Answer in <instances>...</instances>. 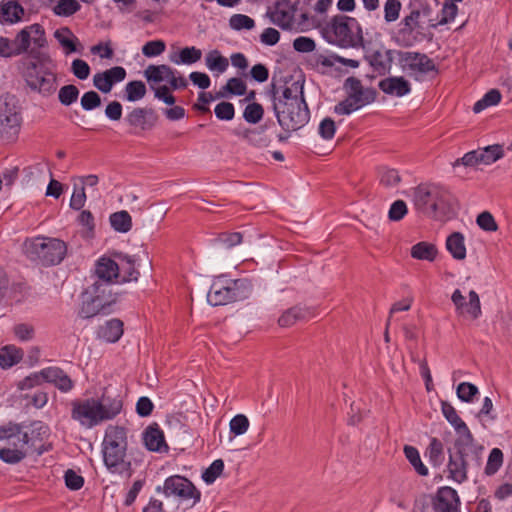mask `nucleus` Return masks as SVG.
<instances>
[{
    "label": "nucleus",
    "instance_id": "nucleus-1",
    "mask_svg": "<svg viewBox=\"0 0 512 512\" xmlns=\"http://www.w3.org/2000/svg\"><path fill=\"white\" fill-rule=\"evenodd\" d=\"M71 418L85 429L113 420L123 409L121 396L103 394L100 398H84L71 401Z\"/></svg>",
    "mask_w": 512,
    "mask_h": 512
},
{
    "label": "nucleus",
    "instance_id": "nucleus-2",
    "mask_svg": "<svg viewBox=\"0 0 512 512\" xmlns=\"http://www.w3.org/2000/svg\"><path fill=\"white\" fill-rule=\"evenodd\" d=\"M31 56L18 62L19 73L31 92L49 97L57 89L56 65L48 54L31 51Z\"/></svg>",
    "mask_w": 512,
    "mask_h": 512
},
{
    "label": "nucleus",
    "instance_id": "nucleus-3",
    "mask_svg": "<svg viewBox=\"0 0 512 512\" xmlns=\"http://www.w3.org/2000/svg\"><path fill=\"white\" fill-rule=\"evenodd\" d=\"M273 109L279 125L286 130H297L310 118L303 87L297 83L285 87L279 96L273 92Z\"/></svg>",
    "mask_w": 512,
    "mask_h": 512
},
{
    "label": "nucleus",
    "instance_id": "nucleus-4",
    "mask_svg": "<svg viewBox=\"0 0 512 512\" xmlns=\"http://www.w3.org/2000/svg\"><path fill=\"white\" fill-rule=\"evenodd\" d=\"M431 2L424 0L419 7H413L399 22L395 32L397 43L403 47H411L423 41L433 28Z\"/></svg>",
    "mask_w": 512,
    "mask_h": 512
},
{
    "label": "nucleus",
    "instance_id": "nucleus-5",
    "mask_svg": "<svg viewBox=\"0 0 512 512\" xmlns=\"http://www.w3.org/2000/svg\"><path fill=\"white\" fill-rule=\"evenodd\" d=\"M483 448L474 443V438H457L454 443V451L449 450V461L447 464L448 478L456 483H463L467 480L469 467L479 468Z\"/></svg>",
    "mask_w": 512,
    "mask_h": 512
},
{
    "label": "nucleus",
    "instance_id": "nucleus-6",
    "mask_svg": "<svg viewBox=\"0 0 512 512\" xmlns=\"http://www.w3.org/2000/svg\"><path fill=\"white\" fill-rule=\"evenodd\" d=\"M326 39L341 48H364V32L359 21L350 16L338 14L323 28Z\"/></svg>",
    "mask_w": 512,
    "mask_h": 512
},
{
    "label": "nucleus",
    "instance_id": "nucleus-7",
    "mask_svg": "<svg viewBox=\"0 0 512 512\" xmlns=\"http://www.w3.org/2000/svg\"><path fill=\"white\" fill-rule=\"evenodd\" d=\"M116 302L117 295L112 292L111 286L108 283L95 281L82 295L79 316L88 319L98 314H109Z\"/></svg>",
    "mask_w": 512,
    "mask_h": 512
},
{
    "label": "nucleus",
    "instance_id": "nucleus-8",
    "mask_svg": "<svg viewBox=\"0 0 512 512\" xmlns=\"http://www.w3.org/2000/svg\"><path fill=\"white\" fill-rule=\"evenodd\" d=\"M28 258L44 266L60 264L66 256L67 245L58 238L36 237L25 242Z\"/></svg>",
    "mask_w": 512,
    "mask_h": 512
},
{
    "label": "nucleus",
    "instance_id": "nucleus-9",
    "mask_svg": "<svg viewBox=\"0 0 512 512\" xmlns=\"http://www.w3.org/2000/svg\"><path fill=\"white\" fill-rule=\"evenodd\" d=\"M249 295V287L245 280L227 279L223 276L214 279L207 294V301L212 306L227 305L243 300Z\"/></svg>",
    "mask_w": 512,
    "mask_h": 512
},
{
    "label": "nucleus",
    "instance_id": "nucleus-10",
    "mask_svg": "<svg viewBox=\"0 0 512 512\" xmlns=\"http://www.w3.org/2000/svg\"><path fill=\"white\" fill-rule=\"evenodd\" d=\"M449 200L450 193L437 185H419L414 189L413 202L416 209L428 215L444 213Z\"/></svg>",
    "mask_w": 512,
    "mask_h": 512
},
{
    "label": "nucleus",
    "instance_id": "nucleus-11",
    "mask_svg": "<svg viewBox=\"0 0 512 512\" xmlns=\"http://www.w3.org/2000/svg\"><path fill=\"white\" fill-rule=\"evenodd\" d=\"M22 124L21 109L18 100L13 95L0 99V140L6 143L14 142Z\"/></svg>",
    "mask_w": 512,
    "mask_h": 512
},
{
    "label": "nucleus",
    "instance_id": "nucleus-12",
    "mask_svg": "<svg viewBox=\"0 0 512 512\" xmlns=\"http://www.w3.org/2000/svg\"><path fill=\"white\" fill-rule=\"evenodd\" d=\"M17 439V447H4L0 449V459L9 464H16L26 456V447L30 438L27 432L22 431L18 424H9L0 427V440Z\"/></svg>",
    "mask_w": 512,
    "mask_h": 512
},
{
    "label": "nucleus",
    "instance_id": "nucleus-13",
    "mask_svg": "<svg viewBox=\"0 0 512 512\" xmlns=\"http://www.w3.org/2000/svg\"><path fill=\"white\" fill-rule=\"evenodd\" d=\"M297 5L291 0H276L266 11V17L270 22L282 30H292L297 26Z\"/></svg>",
    "mask_w": 512,
    "mask_h": 512
},
{
    "label": "nucleus",
    "instance_id": "nucleus-14",
    "mask_svg": "<svg viewBox=\"0 0 512 512\" xmlns=\"http://www.w3.org/2000/svg\"><path fill=\"white\" fill-rule=\"evenodd\" d=\"M163 493L165 496H174L181 501H191L195 505L200 501L201 493L194 484L187 478L180 475H173L164 481Z\"/></svg>",
    "mask_w": 512,
    "mask_h": 512
},
{
    "label": "nucleus",
    "instance_id": "nucleus-15",
    "mask_svg": "<svg viewBox=\"0 0 512 512\" xmlns=\"http://www.w3.org/2000/svg\"><path fill=\"white\" fill-rule=\"evenodd\" d=\"M468 296L469 301L466 302V297L462 292L459 289H455L451 295V301L455 306L457 315L476 320L482 314L480 298L475 290H471Z\"/></svg>",
    "mask_w": 512,
    "mask_h": 512
},
{
    "label": "nucleus",
    "instance_id": "nucleus-16",
    "mask_svg": "<svg viewBox=\"0 0 512 512\" xmlns=\"http://www.w3.org/2000/svg\"><path fill=\"white\" fill-rule=\"evenodd\" d=\"M460 505L457 491L449 486L439 488L433 499L435 512H461Z\"/></svg>",
    "mask_w": 512,
    "mask_h": 512
},
{
    "label": "nucleus",
    "instance_id": "nucleus-17",
    "mask_svg": "<svg viewBox=\"0 0 512 512\" xmlns=\"http://www.w3.org/2000/svg\"><path fill=\"white\" fill-rule=\"evenodd\" d=\"M127 448H103L104 464L113 474L127 473L131 469L130 461L126 460Z\"/></svg>",
    "mask_w": 512,
    "mask_h": 512
},
{
    "label": "nucleus",
    "instance_id": "nucleus-18",
    "mask_svg": "<svg viewBox=\"0 0 512 512\" xmlns=\"http://www.w3.org/2000/svg\"><path fill=\"white\" fill-rule=\"evenodd\" d=\"M126 70L115 66L93 76V85L102 93H109L113 86L126 78Z\"/></svg>",
    "mask_w": 512,
    "mask_h": 512
},
{
    "label": "nucleus",
    "instance_id": "nucleus-19",
    "mask_svg": "<svg viewBox=\"0 0 512 512\" xmlns=\"http://www.w3.org/2000/svg\"><path fill=\"white\" fill-rule=\"evenodd\" d=\"M157 119L153 109L137 107L127 114L125 121L132 128L145 131L154 127Z\"/></svg>",
    "mask_w": 512,
    "mask_h": 512
},
{
    "label": "nucleus",
    "instance_id": "nucleus-20",
    "mask_svg": "<svg viewBox=\"0 0 512 512\" xmlns=\"http://www.w3.org/2000/svg\"><path fill=\"white\" fill-rule=\"evenodd\" d=\"M401 61L410 70L417 71L420 73H429L436 69L432 59L426 54L418 52H405L401 55Z\"/></svg>",
    "mask_w": 512,
    "mask_h": 512
},
{
    "label": "nucleus",
    "instance_id": "nucleus-21",
    "mask_svg": "<svg viewBox=\"0 0 512 512\" xmlns=\"http://www.w3.org/2000/svg\"><path fill=\"white\" fill-rule=\"evenodd\" d=\"M119 263L106 257L100 258L95 267V275L101 283H108L109 286L114 280L120 278Z\"/></svg>",
    "mask_w": 512,
    "mask_h": 512
},
{
    "label": "nucleus",
    "instance_id": "nucleus-22",
    "mask_svg": "<svg viewBox=\"0 0 512 512\" xmlns=\"http://www.w3.org/2000/svg\"><path fill=\"white\" fill-rule=\"evenodd\" d=\"M314 317V310L310 307L296 305L285 310L278 319L281 327H291L297 322L306 321Z\"/></svg>",
    "mask_w": 512,
    "mask_h": 512
},
{
    "label": "nucleus",
    "instance_id": "nucleus-23",
    "mask_svg": "<svg viewBox=\"0 0 512 512\" xmlns=\"http://www.w3.org/2000/svg\"><path fill=\"white\" fill-rule=\"evenodd\" d=\"M25 10L20 0H2L0 2V23L15 24L22 21Z\"/></svg>",
    "mask_w": 512,
    "mask_h": 512
},
{
    "label": "nucleus",
    "instance_id": "nucleus-24",
    "mask_svg": "<svg viewBox=\"0 0 512 512\" xmlns=\"http://www.w3.org/2000/svg\"><path fill=\"white\" fill-rule=\"evenodd\" d=\"M42 376L45 382L53 384L61 392L67 393L74 387L71 378L58 367H47L42 369Z\"/></svg>",
    "mask_w": 512,
    "mask_h": 512
},
{
    "label": "nucleus",
    "instance_id": "nucleus-25",
    "mask_svg": "<svg viewBox=\"0 0 512 512\" xmlns=\"http://www.w3.org/2000/svg\"><path fill=\"white\" fill-rule=\"evenodd\" d=\"M379 89L385 94L402 97L410 93V83L404 77H387L378 84Z\"/></svg>",
    "mask_w": 512,
    "mask_h": 512
},
{
    "label": "nucleus",
    "instance_id": "nucleus-26",
    "mask_svg": "<svg viewBox=\"0 0 512 512\" xmlns=\"http://www.w3.org/2000/svg\"><path fill=\"white\" fill-rule=\"evenodd\" d=\"M143 439L146 448L150 451L166 452L168 450L164 433L157 424L150 425L146 428Z\"/></svg>",
    "mask_w": 512,
    "mask_h": 512
},
{
    "label": "nucleus",
    "instance_id": "nucleus-27",
    "mask_svg": "<svg viewBox=\"0 0 512 512\" xmlns=\"http://www.w3.org/2000/svg\"><path fill=\"white\" fill-rule=\"evenodd\" d=\"M344 88L347 94L362 100L364 104H370L375 100L376 92L372 88L363 87L361 81L355 77H349L345 80Z\"/></svg>",
    "mask_w": 512,
    "mask_h": 512
},
{
    "label": "nucleus",
    "instance_id": "nucleus-28",
    "mask_svg": "<svg viewBox=\"0 0 512 512\" xmlns=\"http://www.w3.org/2000/svg\"><path fill=\"white\" fill-rule=\"evenodd\" d=\"M442 413L447 421L455 428L458 438L472 439L473 435L466 423L459 417L456 409L448 402H442Z\"/></svg>",
    "mask_w": 512,
    "mask_h": 512
},
{
    "label": "nucleus",
    "instance_id": "nucleus-29",
    "mask_svg": "<svg viewBox=\"0 0 512 512\" xmlns=\"http://www.w3.org/2000/svg\"><path fill=\"white\" fill-rule=\"evenodd\" d=\"M174 74H177V71L165 64L149 65L144 71L147 81L153 83L170 82Z\"/></svg>",
    "mask_w": 512,
    "mask_h": 512
},
{
    "label": "nucleus",
    "instance_id": "nucleus-30",
    "mask_svg": "<svg viewBox=\"0 0 512 512\" xmlns=\"http://www.w3.org/2000/svg\"><path fill=\"white\" fill-rule=\"evenodd\" d=\"M127 448L126 430L119 426H110L106 430L103 448Z\"/></svg>",
    "mask_w": 512,
    "mask_h": 512
},
{
    "label": "nucleus",
    "instance_id": "nucleus-31",
    "mask_svg": "<svg viewBox=\"0 0 512 512\" xmlns=\"http://www.w3.org/2000/svg\"><path fill=\"white\" fill-rule=\"evenodd\" d=\"M123 334V323L119 319H111L100 326L98 336L102 340L114 343L117 342Z\"/></svg>",
    "mask_w": 512,
    "mask_h": 512
},
{
    "label": "nucleus",
    "instance_id": "nucleus-32",
    "mask_svg": "<svg viewBox=\"0 0 512 512\" xmlns=\"http://www.w3.org/2000/svg\"><path fill=\"white\" fill-rule=\"evenodd\" d=\"M446 249L456 260H464L466 258V246L464 236L460 232H453L446 239Z\"/></svg>",
    "mask_w": 512,
    "mask_h": 512
},
{
    "label": "nucleus",
    "instance_id": "nucleus-33",
    "mask_svg": "<svg viewBox=\"0 0 512 512\" xmlns=\"http://www.w3.org/2000/svg\"><path fill=\"white\" fill-rule=\"evenodd\" d=\"M54 37L62 46L66 54L78 51L77 44H79V40L68 27L57 29L54 32Z\"/></svg>",
    "mask_w": 512,
    "mask_h": 512
},
{
    "label": "nucleus",
    "instance_id": "nucleus-34",
    "mask_svg": "<svg viewBox=\"0 0 512 512\" xmlns=\"http://www.w3.org/2000/svg\"><path fill=\"white\" fill-rule=\"evenodd\" d=\"M205 65L211 72L224 73L229 67V60L217 49L209 51L205 56Z\"/></svg>",
    "mask_w": 512,
    "mask_h": 512
},
{
    "label": "nucleus",
    "instance_id": "nucleus-35",
    "mask_svg": "<svg viewBox=\"0 0 512 512\" xmlns=\"http://www.w3.org/2000/svg\"><path fill=\"white\" fill-rule=\"evenodd\" d=\"M202 57V51L195 46L184 47L178 54L170 56V61L174 64L191 65L198 62Z\"/></svg>",
    "mask_w": 512,
    "mask_h": 512
},
{
    "label": "nucleus",
    "instance_id": "nucleus-36",
    "mask_svg": "<svg viewBox=\"0 0 512 512\" xmlns=\"http://www.w3.org/2000/svg\"><path fill=\"white\" fill-rule=\"evenodd\" d=\"M411 256L417 260H426L432 262L437 256V248L429 242H418L411 247Z\"/></svg>",
    "mask_w": 512,
    "mask_h": 512
},
{
    "label": "nucleus",
    "instance_id": "nucleus-37",
    "mask_svg": "<svg viewBox=\"0 0 512 512\" xmlns=\"http://www.w3.org/2000/svg\"><path fill=\"white\" fill-rule=\"evenodd\" d=\"M120 278L122 282L137 281L140 275L135 268V260L128 255L119 257Z\"/></svg>",
    "mask_w": 512,
    "mask_h": 512
},
{
    "label": "nucleus",
    "instance_id": "nucleus-38",
    "mask_svg": "<svg viewBox=\"0 0 512 512\" xmlns=\"http://www.w3.org/2000/svg\"><path fill=\"white\" fill-rule=\"evenodd\" d=\"M243 138L248 144L257 148L268 147L271 142L270 137L266 134L263 127L246 130L243 134Z\"/></svg>",
    "mask_w": 512,
    "mask_h": 512
},
{
    "label": "nucleus",
    "instance_id": "nucleus-39",
    "mask_svg": "<svg viewBox=\"0 0 512 512\" xmlns=\"http://www.w3.org/2000/svg\"><path fill=\"white\" fill-rule=\"evenodd\" d=\"M425 455L429 458V462L433 466L440 467L445 459L443 443L438 438H432Z\"/></svg>",
    "mask_w": 512,
    "mask_h": 512
},
{
    "label": "nucleus",
    "instance_id": "nucleus-40",
    "mask_svg": "<svg viewBox=\"0 0 512 512\" xmlns=\"http://www.w3.org/2000/svg\"><path fill=\"white\" fill-rule=\"evenodd\" d=\"M21 350L14 346H6L0 350V366L10 368L22 359Z\"/></svg>",
    "mask_w": 512,
    "mask_h": 512
},
{
    "label": "nucleus",
    "instance_id": "nucleus-41",
    "mask_svg": "<svg viewBox=\"0 0 512 512\" xmlns=\"http://www.w3.org/2000/svg\"><path fill=\"white\" fill-rule=\"evenodd\" d=\"M110 223L114 230L126 233L132 227V218L127 211L122 210L111 214Z\"/></svg>",
    "mask_w": 512,
    "mask_h": 512
},
{
    "label": "nucleus",
    "instance_id": "nucleus-42",
    "mask_svg": "<svg viewBox=\"0 0 512 512\" xmlns=\"http://www.w3.org/2000/svg\"><path fill=\"white\" fill-rule=\"evenodd\" d=\"M479 160L482 164L489 165L504 156V151L501 145L495 144L478 149Z\"/></svg>",
    "mask_w": 512,
    "mask_h": 512
},
{
    "label": "nucleus",
    "instance_id": "nucleus-43",
    "mask_svg": "<svg viewBox=\"0 0 512 512\" xmlns=\"http://www.w3.org/2000/svg\"><path fill=\"white\" fill-rule=\"evenodd\" d=\"M404 454L419 475H428V468L423 464L419 451L415 447L406 445L404 447Z\"/></svg>",
    "mask_w": 512,
    "mask_h": 512
},
{
    "label": "nucleus",
    "instance_id": "nucleus-44",
    "mask_svg": "<svg viewBox=\"0 0 512 512\" xmlns=\"http://www.w3.org/2000/svg\"><path fill=\"white\" fill-rule=\"evenodd\" d=\"M501 98L502 95L498 89H491L474 104L473 111L479 113L490 106L497 105Z\"/></svg>",
    "mask_w": 512,
    "mask_h": 512
},
{
    "label": "nucleus",
    "instance_id": "nucleus-45",
    "mask_svg": "<svg viewBox=\"0 0 512 512\" xmlns=\"http://www.w3.org/2000/svg\"><path fill=\"white\" fill-rule=\"evenodd\" d=\"M81 9V5L76 0H58L53 7V13L60 17H69Z\"/></svg>",
    "mask_w": 512,
    "mask_h": 512
},
{
    "label": "nucleus",
    "instance_id": "nucleus-46",
    "mask_svg": "<svg viewBox=\"0 0 512 512\" xmlns=\"http://www.w3.org/2000/svg\"><path fill=\"white\" fill-rule=\"evenodd\" d=\"M146 92V86L142 81H130L125 86V97L130 102L141 100Z\"/></svg>",
    "mask_w": 512,
    "mask_h": 512
},
{
    "label": "nucleus",
    "instance_id": "nucleus-47",
    "mask_svg": "<svg viewBox=\"0 0 512 512\" xmlns=\"http://www.w3.org/2000/svg\"><path fill=\"white\" fill-rule=\"evenodd\" d=\"M402 3L400 0H386L383 5L384 21L387 24L397 21L400 17Z\"/></svg>",
    "mask_w": 512,
    "mask_h": 512
},
{
    "label": "nucleus",
    "instance_id": "nucleus-48",
    "mask_svg": "<svg viewBox=\"0 0 512 512\" xmlns=\"http://www.w3.org/2000/svg\"><path fill=\"white\" fill-rule=\"evenodd\" d=\"M458 12V7L454 3L446 2L441 9V17L439 19L433 18L432 27L436 28L439 25H444L452 22Z\"/></svg>",
    "mask_w": 512,
    "mask_h": 512
},
{
    "label": "nucleus",
    "instance_id": "nucleus-49",
    "mask_svg": "<svg viewBox=\"0 0 512 512\" xmlns=\"http://www.w3.org/2000/svg\"><path fill=\"white\" fill-rule=\"evenodd\" d=\"M229 26L236 31L251 30L255 27V21L247 15L234 14L229 19Z\"/></svg>",
    "mask_w": 512,
    "mask_h": 512
},
{
    "label": "nucleus",
    "instance_id": "nucleus-50",
    "mask_svg": "<svg viewBox=\"0 0 512 512\" xmlns=\"http://www.w3.org/2000/svg\"><path fill=\"white\" fill-rule=\"evenodd\" d=\"M249 425V419L244 414H237L230 420V433L234 436L243 435L247 432Z\"/></svg>",
    "mask_w": 512,
    "mask_h": 512
},
{
    "label": "nucleus",
    "instance_id": "nucleus-51",
    "mask_svg": "<svg viewBox=\"0 0 512 512\" xmlns=\"http://www.w3.org/2000/svg\"><path fill=\"white\" fill-rule=\"evenodd\" d=\"M503 463V453L499 448H493L489 454L488 461L485 467L487 475H494Z\"/></svg>",
    "mask_w": 512,
    "mask_h": 512
},
{
    "label": "nucleus",
    "instance_id": "nucleus-52",
    "mask_svg": "<svg viewBox=\"0 0 512 512\" xmlns=\"http://www.w3.org/2000/svg\"><path fill=\"white\" fill-rule=\"evenodd\" d=\"M456 393L463 402H473L474 397L479 393L477 386L470 382H462L457 386Z\"/></svg>",
    "mask_w": 512,
    "mask_h": 512
},
{
    "label": "nucleus",
    "instance_id": "nucleus-53",
    "mask_svg": "<svg viewBox=\"0 0 512 512\" xmlns=\"http://www.w3.org/2000/svg\"><path fill=\"white\" fill-rule=\"evenodd\" d=\"M224 462L222 459L214 460L211 465L203 472L202 479L207 484H212L223 472Z\"/></svg>",
    "mask_w": 512,
    "mask_h": 512
},
{
    "label": "nucleus",
    "instance_id": "nucleus-54",
    "mask_svg": "<svg viewBox=\"0 0 512 512\" xmlns=\"http://www.w3.org/2000/svg\"><path fill=\"white\" fill-rule=\"evenodd\" d=\"M264 115V109L261 104L259 103H251L248 104L243 112V118L245 121L251 124L258 123Z\"/></svg>",
    "mask_w": 512,
    "mask_h": 512
},
{
    "label": "nucleus",
    "instance_id": "nucleus-55",
    "mask_svg": "<svg viewBox=\"0 0 512 512\" xmlns=\"http://www.w3.org/2000/svg\"><path fill=\"white\" fill-rule=\"evenodd\" d=\"M78 96H79V90L73 84H69V85H65V86L61 87L59 90V93H58V98H59L60 103L65 106H69L72 103H74L77 100Z\"/></svg>",
    "mask_w": 512,
    "mask_h": 512
},
{
    "label": "nucleus",
    "instance_id": "nucleus-56",
    "mask_svg": "<svg viewBox=\"0 0 512 512\" xmlns=\"http://www.w3.org/2000/svg\"><path fill=\"white\" fill-rule=\"evenodd\" d=\"M380 183L388 188L396 187L400 181V175L397 170L391 168H382L379 174Z\"/></svg>",
    "mask_w": 512,
    "mask_h": 512
},
{
    "label": "nucleus",
    "instance_id": "nucleus-57",
    "mask_svg": "<svg viewBox=\"0 0 512 512\" xmlns=\"http://www.w3.org/2000/svg\"><path fill=\"white\" fill-rule=\"evenodd\" d=\"M27 30L30 34L31 43H33L36 47L42 48L47 44V40L45 37V31L40 24H32L27 26Z\"/></svg>",
    "mask_w": 512,
    "mask_h": 512
},
{
    "label": "nucleus",
    "instance_id": "nucleus-58",
    "mask_svg": "<svg viewBox=\"0 0 512 512\" xmlns=\"http://www.w3.org/2000/svg\"><path fill=\"white\" fill-rule=\"evenodd\" d=\"M166 49V44L163 40L148 41L142 47V53L146 57H156L161 55Z\"/></svg>",
    "mask_w": 512,
    "mask_h": 512
},
{
    "label": "nucleus",
    "instance_id": "nucleus-59",
    "mask_svg": "<svg viewBox=\"0 0 512 512\" xmlns=\"http://www.w3.org/2000/svg\"><path fill=\"white\" fill-rule=\"evenodd\" d=\"M13 42H14L15 48L19 55L28 51L30 44H31V38H30V34L27 30V27L23 28L16 35Z\"/></svg>",
    "mask_w": 512,
    "mask_h": 512
},
{
    "label": "nucleus",
    "instance_id": "nucleus-60",
    "mask_svg": "<svg viewBox=\"0 0 512 512\" xmlns=\"http://www.w3.org/2000/svg\"><path fill=\"white\" fill-rule=\"evenodd\" d=\"M228 93L232 95L242 96L246 93V83L238 77L228 79L226 85L223 87Z\"/></svg>",
    "mask_w": 512,
    "mask_h": 512
},
{
    "label": "nucleus",
    "instance_id": "nucleus-61",
    "mask_svg": "<svg viewBox=\"0 0 512 512\" xmlns=\"http://www.w3.org/2000/svg\"><path fill=\"white\" fill-rule=\"evenodd\" d=\"M214 112L219 120L230 121L234 118L235 108L230 102H220L216 105Z\"/></svg>",
    "mask_w": 512,
    "mask_h": 512
},
{
    "label": "nucleus",
    "instance_id": "nucleus-62",
    "mask_svg": "<svg viewBox=\"0 0 512 512\" xmlns=\"http://www.w3.org/2000/svg\"><path fill=\"white\" fill-rule=\"evenodd\" d=\"M476 222L478 226L485 231L494 232L498 229V225L493 215L488 211L480 213L477 216Z\"/></svg>",
    "mask_w": 512,
    "mask_h": 512
},
{
    "label": "nucleus",
    "instance_id": "nucleus-63",
    "mask_svg": "<svg viewBox=\"0 0 512 512\" xmlns=\"http://www.w3.org/2000/svg\"><path fill=\"white\" fill-rule=\"evenodd\" d=\"M90 66L82 59H75L71 64V72L80 80H85L90 75Z\"/></svg>",
    "mask_w": 512,
    "mask_h": 512
},
{
    "label": "nucleus",
    "instance_id": "nucleus-64",
    "mask_svg": "<svg viewBox=\"0 0 512 512\" xmlns=\"http://www.w3.org/2000/svg\"><path fill=\"white\" fill-rule=\"evenodd\" d=\"M101 105V98L95 91H88L81 97V106L84 110L90 111Z\"/></svg>",
    "mask_w": 512,
    "mask_h": 512
}]
</instances>
